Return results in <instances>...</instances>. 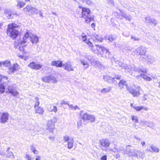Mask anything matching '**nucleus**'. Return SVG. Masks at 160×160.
<instances>
[{
	"instance_id": "f257e3e1",
	"label": "nucleus",
	"mask_w": 160,
	"mask_h": 160,
	"mask_svg": "<svg viewBox=\"0 0 160 160\" xmlns=\"http://www.w3.org/2000/svg\"><path fill=\"white\" fill-rule=\"evenodd\" d=\"M18 27V25L14 23H10L8 25L6 29V33L13 39H16L20 35L19 31L15 29Z\"/></svg>"
},
{
	"instance_id": "f03ea898",
	"label": "nucleus",
	"mask_w": 160,
	"mask_h": 160,
	"mask_svg": "<svg viewBox=\"0 0 160 160\" xmlns=\"http://www.w3.org/2000/svg\"><path fill=\"white\" fill-rule=\"evenodd\" d=\"M78 8L81 9V18L84 19L85 22L89 24L91 21H94L93 17L88 16L91 13V11L89 8L81 6H79Z\"/></svg>"
},
{
	"instance_id": "7ed1b4c3",
	"label": "nucleus",
	"mask_w": 160,
	"mask_h": 160,
	"mask_svg": "<svg viewBox=\"0 0 160 160\" xmlns=\"http://www.w3.org/2000/svg\"><path fill=\"white\" fill-rule=\"evenodd\" d=\"M30 33L28 32H27L24 35L22 39L19 42V50L22 52L23 54L26 53V50L24 49L27 45L28 43V38L30 36Z\"/></svg>"
},
{
	"instance_id": "20e7f679",
	"label": "nucleus",
	"mask_w": 160,
	"mask_h": 160,
	"mask_svg": "<svg viewBox=\"0 0 160 160\" xmlns=\"http://www.w3.org/2000/svg\"><path fill=\"white\" fill-rule=\"evenodd\" d=\"M127 90L134 97H137L141 94V92L142 91L141 87L139 86L134 87H130L127 88Z\"/></svg>"
},
{
	"instance_id": "39448f33",
	"label": "nucleus",
	"mask_w": 160,
	"mask_h": 160,
	"mask_svg": "<svg viewBox=\"0 0 160 160\" xmlns=\"http://www.w3.org/2000/svg\"><path fill=\"white\" fill-rule=\"evenodd\" d=\"M56 122L57 120L55 118L49 120L47 125V130L50 132L53 133V130L55 128V123Z\"/></svg>"
},
{
	"instance_id": "423d86ee",
	"label": "nucleus",
	"mask_w": 160,
	"mask_h": 160,
	"mask_svg": "<svg viewBox=\"0 0 160 160\" xmlns=\"http://www.w3.org/2000/svg\"><path fill=\"white\" fill-rule=\"evenodd\" d=\"M138 73H140V76L146 81H149L152 80L151 78L147 75L146 69H139L138 71Z\"/></svg>"
},
{
	"instance_id": "0eeeda50",
	"label": "nucleus",
	"mask_w": 160,
	"mask_h": 160,
	"mask_svg": "<svg viewBox=\"0 0 160 160\" xmlns=\"http://www.w3.org/2000/svg\"><path fill=\"white\" fill-rule=\"evenodd\" d=\"M28 67L32 69L38 70L42 68V65L41 64L36 63L34 62H32L28 65Z\"/></svg>"
},
{
	"instance_id": "6e6552de",
	"label": "nucleus",
	"mask_w": 160,
	"mask_h": 160,
	"mask_svg": "<svg viewBox=\"0 0 160 160\" xmlns=\"http://www.w3.org/2000/svg\"><path fill=\"white\" fill-rule=\"evenodd\" d=\"M0 113V122L2 123H5L8 119L9 114L7 112H4L2 113Z\"/></svg>"
},
{
	"instance_id": "1a4fd4ad",
	"label": "nucleus",
	"mask_w": 160,
	"mask_h": 160,
	"mask_svg": "<svg viewBox=\"0 0 160 160\" xmlns=\"http://www.w3.org/2000/svg\"><path fill=\"white\" fill-rule=\"evenodd\" d=\"M100 144L101 149L102 150H104L103 147L107 148L109 147L110 143L109 141L107 139H102L100 141Z\"/></svg>"
},
{
	"instance_id": "9d476101",
	"label": "nucleus",
	"mask_w": 160,
	"mask_h": 160,
	"mask_svg": "<svg viewBox=\"0 0 160 160\" xmlns=\"http://www.w3.org/2000/svg\"><path fill=\"white\" fill-rule=\"evenodd\" d=\"M19 67L18 64L15 63L13 64L12 66L10 67L8 69V72L10 74L13 73L19 69Z\"/></svg>"
},
{
	"instance_id": "9b49d317",
	"label": "nucleus",
	"mask_w": 160,
	"mask_h": 160,
	"mask_svg": "<svg viewBox=\"0 0 160 160\" xmlns=\"http://www.w3.org/2000/svg\"><path fill=\"white\" fill-rule=\"evenodd\" d=\"M118 87L120 89H122L124 88L125 87L127 90L128 88H129L130 87L128 86L127 82L124 79L121 80L118 83Z\"/></svg>"
},
{
	"instance_id": "f8f14e48",
	"label": "nucleus",
	"mask_w": 160,
	"mask_h": 160,
	"mask_svg": "<svg viewBox=\"0 0 160 160\" xmlns=\"http://www.w3.org/2000/svg\"><path fill=\"white\" fill-rule=\"evenodd\" d=\"M92 38L94 43L102 42L103 40V38L100 35L97 34L94 35Z\"/></svg>"
},
{
	"instance_id": "ddd939ff",
	"label": "nucleus",
	"mask_w": 160,
	"mask_h": 160,
	"mask_svg": "<svg viewBox=\"0 0 160 160\" xmlns=\"http://www.w3.org/2000/svg\"><path fill=\"white\" fill-rule=\"evenodd\" d=\"M51 64L52 66H55L56 67L61 68L63 66L62 61L59 60L52 61Z\"/></svg>"
},
{
	"instance_id": "4468645a",
	"label": "nucleus",
	"mask_w": 160,
	"mask_h": 160,
	"mask_svg": "<svg viewBox=\"0 0 160 160\" xmlns=\"http://www.w3.org/2000/svg\"><path fill=\"white\" fill-rule=\"evenodd\" d=\"M23 10L26 12H30L32 13L34 12L35 10H37L35 8L32 7L31 5H28L23 8Z\"/></svg>"
},
{
	"instance_id": "2eb2a0df",
	"label": "nucleus",
	"mask_w": 160,
	"mask_h": 160,
	"mask_svg": "<svg viewBox=\"0 0 160 160\" xmlns=\"http://www.w3.org/2000/svg\"><path fill=\"white\" fill-rule=\"evenodd\" d=\"M8 92L13 96H16L18 95V93L12 87L8 86Z\"/></svg>"
},
{
	"instance_id": "dca6fc26",
	"label": "nucleus",
	"mask_w": 160,
	"mask_h": 160,
	"mask_svg": "<svg viewBox=\"0 0 160 160\" xmlns=\"http://www.w3.org/2000/svg\"><path fill=\"white\" fill-rule=\"evenodd\" d=\"M130 106L138 112L139 111L142 109L145 110H147L148 109V108L144 107L142 106H134L133 104L132 103H130Z\"/></svg>"
},
{
	"instance_id": "f3484780",
	"label": "nucleus",
	"mask_w": 160,
	"mask_h": 160,
	"mask_svg": "<svg viewBox=\"0 0 160 160\" xmlns=\"http://www.w3.org/2000/svg\"><path fill=\"white\" fill-rule=\"evenodd\" d=\"M64 69L68 71H73V68L71 63L67 62L64 65Z\"/></svg>"
},
{
	"instance_id": "a211bd4d",
	"label": "nucleus",
	"mask_w": 160,
	"mask_h": 160,
	"mask_svg": "<svg viewBox=\"0 0 160 160\" xmlns=\"http://www.w3.org/2000/svg\"><path fill=\"white\" fill-rule=\"evenodd\" d=\"M30 37V41L32 43H37L38 41V38L36 35H32L29 36Z\"/></svg>"
},
{
	"instance_id": "6ab92c4d",
	"label": "nucleus",
	"mask_w": 160,
	"mask_h": 160,
	"mask_svg": "<svg viewBox=\"0 0 160 160\" xmlns=\"http://www.w3.org/2000/svg\"><path fill=\"white\" fill-rule=\"evenodd\" d=\"M25 2L22 0H18L17 2L16 6L19 9H20L23 7L25 5Z\"/></svg>"
},
{
	"instance_id": "aec40b11",
	"label": "nucleus",
	"mask_w": 160,
	"mask_h": 160,
	"mask_svg": "<svg viewBox=\"0 0 160 160\" xmlns=\"http://www.w3.org/2000/svg\"><path fill=\"white\" fill-rule=\"evenodd\" d=\"M44 112L43 108L41 107H38L35 108V112L36 114H42Z\"/></svg>"
},
{
	"instance_id": "412c9836",
	"label": "nucleus",
	"mask_w": 160,
	"mask_h": 160,
	"mask_svg": "<svg viewBox=\"0 0 160 160\" xmlns=\"http://www.w3.org/2000/svg\"><path fill=\"white\" fill-rule=\"evenodd\" d=\"M146 50L142 47H139L137 49V52L140 55L145 56L146 53Z\"/></svg>"
},
{
	"instance_id": "4be33fe9",
	"label": "nucleus",
	"mask_w": 160,
	"mask_h": 160,
	"mask_svg": "<svg viewBox=\"0 0 160 160\" xmlns=\"http://www.w3.org/2000/svg\"><path fill=\"white\" fill-rule=\"evenodd\" d=\"M95 46L101 49L103 53H107L108 52V50L102 46H100L99 45L96 44Z\"/></svg>"
},
{
	"instance_id": "5701e85b",
	"label": "nucleus",
	"mask_w": 160,
	"mask_h": 160,
	"mask_svg": "<svg viewBox=\"0 0 160 160\" xmlns=\"http://www.w3.org/2000/svg\"><path fill=\"white\" fill-rule=\"evenodd\" d=\"M51 79L52 78L50 76L44 77L42 78V80L45 82H49Z\"/></svg>"
},
{
	"instance_id": "b1692460",
	"label": "nucleus",
	"mask_w": 160,
	"mask_h": 160,
	"mask_svg": "<svg viewBox=\"0 0 160 160\" xmlns=\"http://www.w3.org/2000/svg\"><path fill=\"white\" fill-rule=\"evenodd\" d=\"M86 43L91 48V51L93 52H95L96 51L95 49L93 48V47H94V46L93 45L92 42L88 40L86 42Z\"/></svg>"
},
{
	"instance_id": "393cba45",
	"label": "nucleus",
	"mask_w": 160,
	"mask_h": 160,
	"mask_svg": "<svg viewBox=\"0 0 160 160\" xmlns=\"http://www.w3.org/2000/svg\"><path fill=\"white\" fill-rule=\"evenodd\" d=\"M34 102L35 103L34 107L35 108H36L37 107H38L40 104L39 98L37 97L35 98V100Z\"/></svg>"
},
{
	"instance_id": "a878e982",
	"label": "nucleus",
	"mask_w": 160,
	"mask_h": 160,
	"mask_svg": "<svg viewBox=\"0 0 160 160\" xmlns=\"http://www.w3.org/2000/svg\"><path fill=\"white\" fill-rule=\"evenodd\" d=\"M3 66L5 67H8L11 65V62L8 60H6L2 62Z\"/></svg>"
},
{
	"instance_id": "bb28decb",
	"label": "nucleus",
	"mask_w": 160,
	"mask_h": 160,
	"mask_svg": "<svg viewBox=\"0 0 160 160\" xmlns=\"http://www.w3.org/2000/svg\"><path fill=\"white\" fill-rule=\"evenodd\" d=\"M90 115L87 113H84L82 116V118L84 120H88Z\"/></svg>"
},
{
	"instance_id": "cd10ccee",
	"label": "nucleus",
	"mask_w": 160,
	"mask_h": 160,
	"mask_svg": "<svg viewBox=\"0 0 160 160\" xmlns=\"http://www.w3.org/2000/svg\"><path fill=\"white\" fill-rule=\"evenodd\" d=\"M73 140H71L68 142V149H70L72 148L73 147Z\"/></svg>"
},
{
	"instance_id": "c85d7f7f",
	"label": "nucleus",
	"mask_w": 160,
	"mask_h": 160,
	"mask_svg": "<svg viewBox=\"0 0 160 160\" xmlns=\"http://www.w3.org/2000/svg\"><path fill=\"white\" fill-rule=\"evenodd\" d=\"M5 86L2 84H0V93H3L5 90Z\"/></svg>"
},
{
	"instance_id": "c756f323",
	"label": "nucleus",
	"mask_w": 160,
	"mask_h": 160,
	"mask_svg": "<svg viewBox=\"0 0 160 160\" xmlns=\"http://www.w3.org/2000/svg\"><path fill=\"white\" fill-rule=\"evenodd\" d=\"M64 140L65 142H68L71 140H73V139L70 138L68 136H65L63 137Z\"/></svg>"
},
{
	"instance_id": "7c9ffc66",
	"label": "nucleus",
	"mask_w": 160,
	"mask_h": 160,
	"mask_svg": "<svg viewBox=\"0 0 160 160\" xmlns=\"http://www.w3.org/2000/svg\"><path fill=\"white\" fill-rule=\"evenodd\" d=\"M115 39V38L112 34L109 35L108 38V40L111 42L113 41Z\"/></svg>"
},
{
	"instance_id": "2f4dec72",
	"label": "nucleus",
	"mask_w": 160,
	"mask_h": 160,
	"mask_svg": "<svg viewBox=\"0 0 160 160\" xmlns=\"http://www.w3.org/2000/svg\"><path fill=\"white\" fill-rule=\"evenodd\" d=\"M132 120L135 123H138V119L137 117L134 115H132L131 116Z\"/></svg>"
},
{
	"instance_id": "473e14b6",
	"label": "nucleus",
	"mask_w": 160,
	"mask_h": 160,
	"mask_svg": "<svg viewBox=\"0 0 160 160\" xmlns=\"http://www.w3.org/2000/svg\"><path fill=\"white\" fill-rule=\"evenodd\" d=\"M81 37L83 41L86 43L87 41V36L82 33L81 35Z\"/></svg>"
},
{
	"instance_id": "72a5a7b5",
	"label": "nucleus",
	"mask_w": 160,
	"mask_h": 160,
	"mask_svg": "<svg viewBox=\"0 0 160 160\" xmlns=\"http://www.w3.org/2000/svg\"><path fill=\"white\" fill-rule=\"evenodd\" d=\"M88 120L91 122H93L95 121V118L93 116L90 115L88 118Z\"/></svg>"
},
{
	"instance_id": "f704fd0d",
	"label": "nucleus",
	"mask_w": 160,
	"mask_h": 160,
	"mask_svg": "<svg viewBox=\"0 0 160 160\" xmlns=\"http://www.w3.org/2000/svg\"><path fill=\"white\" fill-rule=\"evenodd\" d=\"M151 148L152 150L154 152H159V149L156 147L152 146L151 147Z\"/></svg>"
},
{
	"instance_id": "c9c22d12",
	"label": "nucleus",
	"mask_w": 160,
	"mask_h": 160,
	"mask_svg": "<svg viewBox=\"0 0 160 160\" xmlns=\"http://www.w3.org/2000/svg\"><path fill=\"white\" fill-rule=\"evenodd\" d=\"M81 63L85 68H88V67L89 65L87 62L82 61L81 62Z\"/></svg>"
},
{
	"instance_id": "e433bc0d",
	"label": "nucleus",
	"mask_w": 160,
	"mask_h": 160,
	"mask_svg": "<svg viewBox=\"0 0 160 160\" xmlns=\"http://www.w3.org/2000/svg\"><path fill=\"white\" fill-rule=\"evenodd\" d=\"M2 77H4V78H6L5 79H5H2V82L3 83H5L7 81H8V77L7 76H2Z\"/></svg>"
},
{
	"instance_id": "4c0bfd02",
	"label": "nucleus",
	"mask_w": 160,
	"mask_h": 160,
	"mask_svg": "<svg viewBox=\"0 0 160 160\" xmlns=\"http://www.w3.org/2000/svg\"><path fill=\"white\" fill-rule=\"evenodd\" d=\"M110 91V89L106 88H103L101 90V92L102 93H106Z\"/></svg>"
},
{
	"instance_id": "58836bf2",
	"label": "nucleus",
	"mask_w": 160,
	"mask_h": 160,
	"mask_svg": "<svg viewBox=\"0 0 160 160\" xmlns=\"http://www.w3.org/2000/svg\"><path fill=\"white\" fill-rule=\"evenodd\" d=\"M83 2H85L88 5L90 4L92 2L90 0H83Z\"/></svg>"
},
{
	"instance_id": "ea45409f",
	"label": "nucleus",
	"mask_w": 160,
	"mask_h": 160,
	"mask_svg": "<svg viewBox=\"0 0 160 160\" xmlns=\"http://www.w3.org/2000/svg\"><path fill=\"white\" fill-rule=\"evenodd\" d=\"M50 112L53 111L55 112H56L57 111V107L55 106H53V109L52 110H51L49 111Z\"/></svg>"
},
{
	"instance_id": "a19ab883",
	"label": "nucleus",
	"mask_w": 160,
	"mask_h": 160,
	"mask_svg": "<svg viewBox=\"0 0 160 160\" xmlns=\"http://www.w3.org/2000/svg\"><path fill=\"white\" fill-rule=\"evenodd\" d=\"M25 158L27 160H32L31 157L28 154H26V155Z\"/></svg>"
},
{
	"instance_id": "79ce46f5",
	"label": "nucleus",
	"mask_w": 160,
	"mask_h": 160,
	"mask_svg": "<svg viewBox=\"0 0 160 160\" xmlns=\"http://www.w3.org/2000/svg\"><path fill=\"white\" fill-rule=\"evenodd\" d=\"M121 75H118L116 77L114 78V79H116V80H120L121 79Z\"/></svg>"
},
{
	"instance_id": "37998d69",
	"label": "nucleus",
	"mask_w": 160,
	"mask_h": 160,
	"mask_svg": "<svg viewBox=\"0 0 160 160\" xmlns=\"http://www.w3.org/2000/svg\"><path fill=\"white\" fill-rule=\"evenodd\" d=\"M101 160H107V156L105 155H103L101 158Z\"/></svg>"
},
{
	"instance_id": "c03bdc74",
	"label": "nucleus",
	"mask_w": 160,
	"mask_h": 160,
	"mask_svg": "<svg viewBox=\"0 0 160 160\" xmlns=\"http://www.w3.org/2000/svg\"><path fill=\"white\" fill-rule=\"evenodd\" d=\"M33 153L34 154H37L38 153V151L35 149H33L32 150Z\"/></svg>"
},
{
	"instance_id": "a18cd8bd",
	"label": "nucleus",
	"mask_w": 160,
	"mask_h": 160,
	"mask_svg": "<svg viewBox=\"0 0 160 160\" xmlns=\"http://www.w3.org/2000/svg\"><path fill=\"white\" fill-rule=\"evenodd\" d=\"M131 38L132 39H133L134 41H138L139 40L138 38H136L135 37H132Z\"/></svg>"
},
{
	"instance_id": "49530a36",
	"label": "nucleus",
	"mask_w": 160,
	"mask_h": 160,
	"mask_svg": "<svg viewBox=\"0 0 160 160\" xmlns=\"http://www.w3.org/2000/svg\"><path fill=\"white\" fill-rule=\"evenodd\" d=\"M6 78H4V77H2V76L1 75H0V82H2V79H5Z\"/></svg>"
},
{
	"instance_id": "de8ad7c7",
	"label": "nucleus",
	"mask_w": 160,
	"mask_h": 160,
	"mask_svg": "<svg viewBox=\"0 0 160 160\" xmlns=\"http://www.w3.org/2000/svg\"><path fill=\"white\" fill-rule=\"evenodd\" d=\"M91 27L92 28H94L95 27V24L94 23H92L91 24Z\"/></svg>"
},
{
	"instance_id": "09e8293b",
	"label": "nucleus",
	"mask_w": 160,
	"mask_h": 160,
	"mask_svg": "<svg viewBox=\"0 0 160 160\" xmlns=\"http://www.w3.org/2000/svg\"><path fill=\"white\" fill-rule=\"evenodd\" d=\"M35 160H41L40 157L39 156H37Z\"/></svg>"
},
{
	"instance_id": "8fccbe9b",
	"label": "nucleus",
	"mask_w": 160,
	"mask_h": 160,
	"mask_svg": "<svg viewBox=\"0 0 160 160\" xmlns=\"http://www.w3.org/2000/svg\"><path fill=\"white\" fill-rule=\"evenodd\" d=\"M73 108L75 110L77 109H79V108L77 106H75Z\"/></svg>"
},
{
	"instance_id": "3c124183",
	"label": "nucleus",
	"mask_w": 160,
	"mask_h": 160,
	"mask_svg": "<svg viewBox=\"0 0 160 160\" xmlns=\"http://www.w3.org/2000/svg\"><path fill=\"white\" fill-rule=\"evenodd\" d=\"M146 58H147V59H145V61H146V60H148L149 59L148 58V57L147 56H146Z\"/></svg>"
},
{
	"instance_id": "603ef678",
	"label": "nucleus",
	"mask_w": 160,
	"mask_h": 160,
	"mask_svg": "<svg viewBox=\"0 0 160 160\" xmlns=\"http://www.w3.org/2000/svg\"><path fill=\"white\" fill-rule=\"evenodd\" d=\"M141 144H142V146H143L145 144V142H142Z\"/></svg>"
},
{
	"instance_id": "864d4df0",
	"label": "nucleus",
	"mask_w": 160,
	"mask_h": 160,
	"mask_svg": "<svg viewBox=\"0 0 160 160\" xmlns=\"http://www.w3.org/2000/svg\"><path fill=\"white\" fill-rule=\"evenodd\" d=\"M2 65H3L2 62H0V67H1Z\"/></svg>"
},
{
	"instance_id": "5fc2aeb1",
	"label": "nucleus",
	"mask_w": 160,
	"mask_h": 160,
	"mask_svg": "<svg viewBox=\"0 0 160 160\" xmlns=\"http://www.w3.org/2000/svg\"><path fill=\"white\" fill-rule=\"evenodd\" d=\"M49 138L51 139H52V140H54V137H49Z\"/></svg>"
},
{
	"instance_id": "6e6d98bb",
	"label": "nucleus",
	"mask_w": 160,
	"mask_h": 160,
	"mask_svg": "<svg viewBox=\"0 0 160 160\" xmlns=\"http://www.w3.org/2000/svg\"><path fill=\"white\" fill-rule=\"evenodd\" d=\"M19 57L21 58H23V56L21 55L19 56Z\"/></svg>"
},
{
	"instance_id": "4d7b16f0",
	"label": "nucleus",
	"mask_w": 160,
	"mask_h": 160,
	"mask_svg": "<svg viewBox=\"0 0 160 160\" xmlns=\"http://www.w3.org/2000/svg\"><path fill=\"white\" fill-rule=\"evenodd\" d=\"M25 2H30V0H25Z\"/></svg>"
},
{
	"instance_id": "13d9d810",
	"label": "nucleus",
	"mask_w": 160,
	"mask_h": 160,
	"mask_svg": "<svg viewBox=\"0 0 160 160\" xmlns=\"http://www.w3.org/2000/svg\"><path fill=\"white\" fill-rule=\"evenodd\" d=\"M158 87L159 88H160V82H159V84H158Z\"/></svg>"
},
{
	"instance_id": "bf43d9fd",
	"label": "nucleus",
	"mask_w": 160,
	"mask_h": 160,
	"mask_svg": "<svg viewBox=\"0 0 160 160\" xmlns=\"http://www.w3.org/2000/svg\"><path fill=\"white\" fill-rule=\"evenodd\" d=\"M151 22H152V21H151Z\"/></svg>"
}]
</instances>
